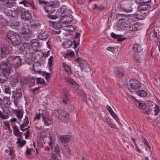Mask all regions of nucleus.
Instances as JSON below:
<instances>
[{
	"mask_svg": "<svg viewBox=\"0 0 160 160\" xmlns=\"http://www.w3.org/2000/svg\"><path fill=\"white\" fill-rule=\"evenodd\" d=\"M7 21L4 18H0V24L2 25H6L7 23Z\"/></svg>",
	"mask_w": 160,
	"mask_h": 160,
	"instance_id": "nucleus-56",
	"label": "nucleus"
},
{
	"mask_svg": "<svg viewBox=\"0 0 160 160\" xmlns=\"http://www.w3.org/2000/svg\"><path fill=\"white\" fill-rule=\"evenodd\" d=\"M111 37L113 38H117V41L118 42H122L126 39L125 38H122V36L121 35H117L112 32L110 34Z\"/></svg>",
	"mask_w": 160,
	"mask_h": 160,
	"instance_id": "nucleus-26",
	"label": "nucleus"
},
{
	"mask_svg": "<svg viewBox=\"0 0 160 160\" xmlns=\"http://www.w3.org/2000/svg\"><path fill=\"white\" fill-rule=\"evenodd\" d=\"M54 151L59 156H60V149L59 146L58 145H56L54 148Z\"/></svg>",
	"mask_w": 160,
	"mask_h": 160,
	"instance_id": "nucleus-46",
	"label": "nucleus"
},
{
	"mask_svg": "<svg viewBox=\"0 0 160 160\" xmlns=\"http://www.w3.org/2000/svg\"><path fill=\"white\" fill-rule=\"evenodd\" d=\"M18 75H14L11 77L10 80L11 84L12 86L15 85L18 82Z\"/></svg>",
	"mask_w": 160,
	"mask_h": 160,
	"instance_id": "nucleus-28",
	"label": "nucleus"
},
{
	"mask_svg": "<svg viewBox=\"0 0 160 160\" xmlns=\"http://www.w3.org/2000/svg\"><path fill=\"white\" fill-rule=\"evenodd\" d=\"M12 97L14 99V102L20 98L22 97L21 89V88H17L13 92Z\"/></svg>",
	"mask_w": 160,
	"mask_h": 160,
	"instance_id": "nucleus-8",
	"label": "nucleus"
},
{
	"mask_svg": "<svg viewBox=\"0 0 160 160\" xmlns=\"http://www.w3.org/2000/svg\"><path fill=\"white\" fill-rule=\"evenodd\" d=\"M137 94L141 97H145L147 95V93L143 90H138L136 92Z\"/></svg>",
	"mask_w": 160,
	"mask_h": 160,
	"instance_id": "nucleus-48",
	"label": "nucleus"
},
{
	"mask_svg": "<svg viewBox=\"0 0 160 160\" xmlns=\"http://www.w3.org/2000/svg\"><path fill=\"white\" fill-rule=\"evenodd\" d=\"M29 53H35V54L36 56H38L40 58H42V52L41 50H39L38 49L35 50H33V52L30 51Z\"/></svg>",
	"mask_w": 160,
	"mask_h": 160,
	"instance_id": "nucleus-40",
	"label": "nucleus"
},
{
	"mask_svg": "<svg viewBox=\"0 0 160 160\" xmlns=\"http://www.w3.org/2000/svg\"><path fill=\"white\" fill-rule=\"evenodd\" d=\"M64 30L68 32H73L75 30V26L74 25H67L64 27Z\"/></svg>",
	"mask_w": 160,
	"mask_h": 160,
	"instance_id": "nucleus-37",
	"label": "nucleus"
},
{
	"mask_svg": "<svg viewBox=\"0 0 160 160\" xmlns=\"http://www.w3.org/2000/svg\"><path fill=\"white\" fill-rule=\"evenodd\" d=\"M14 56H9L6 58L7 63L11 64H12L13 62V60L14 59Z\"/></svg>",
	"mask_w": 160,
	"mask_h": 160,
	"instance_id": "nucleus-47",
	"label": "nucleus"
},
{
	"mask_svg": "<svg viewBox=\"0 0 160 160\" xmlns=\"http://www.w3.org/2000/svg\"><path fill=\"white\" fill-rule=\"evenodd\" d=\"M28 125L26 124H24V123H23L21 124L20 126V128L21 131H24L26 130L27 129V128H24L27 127Z\"/></svg>",
	"mask_w": 160,
	"mask_h": 160,
	"instance_id": "nucleus-61",
	"label": "nucleus"
},
{
	"mask_svg": "<svg viewBox=\"0 0 160 160\" xmlns=\"http://www.w3.org/2000/svg\"><path fill=\"white\" fill-rule=\"evenodd\" d=\"M137 106L140 109H143L146 108V104L144 102H141L140 103H138V105Z\"/></svg>",
	"mask_w": 160,
	"mask_h": 160,
	"instance_id": "nucleus-52",
	"label": "nucleus"
},
{
	"mask_svg": "<svg viewBox=\"0 0 160 160\" xmlns=\"http://www.w3.org/2000/svg\"><path fill=\"white\" fill-rule=\"evenodd\" d=\"M17 143L18 144V146L19 147H22L26 143V141L23 140L22 141H21L20 138H18V140L17 142Z\"/></svg>",
	"mask_w": 160,
	"mask_h": 160,
	"instance_id": "nucleus-44",
	"label": "nucleus"
},
{
	"mask_svg": "<svg viewBox=\"0 0 160 160\" xmlns=\"http://www.w3.org/2000/svg\"><path fill=\"white\" fill-rule=\"evenodd\" d=\"M120 7L123 11L126 12H130L132 11V9L131 7L130 4L126 2L125 1H123L122 2Z\"/></svg>",
	"mask_w": 160,
	"mask_h": 160,
	"instance_id": "nucleus-7",
	"label": "nucleus"
},
{
	"mask_svg": "<svg viewBox=\"0 0 160 160\" xmlns=\"http://www.w3.org/2000/svg\"><path fill=\"white\" fill-rule=\"evenodd\" d=\"M142 142L144 143V145L147 146L149 149H151V147L149 145V144L146 139L142 137Z\"/></svg>",
	"mask_w": 160,
	"mask_h": 160,
	"instance_id": "nucleus-60",
	"label": "nucleus"
},
{
	"mask_svg": "<svg viewBox=\"0 0 160 160\" xmlns=\"http://www.w3.org/2000/svg\"><path fill=\"white\" fill-rule=\"evenodd\" d=\"M21 42V38L18 35H16L15 38L12 40L11 43L14 46H16L19 44Z\"/></svg>",
	"mask_w": 160,
	"mask_h": 160,
	"instance_id": "nucleus-19",
	"label": "nucleus"
},
{
	"mask_svg": "<svg viewBox=\"0 0 160 160\" xmlns=\"http://www.w3.org/2000/svg\"><path fill=\"white\" fill-rule=\"evenodd\" d=\"M29 44L28 42H24L22 46L20 48V50L22 51H24L25 50L28 49L29 50L31 51L29 48Z\"/></svg>",
	"mask_w": 160,
	"mask_h": 160,
	"instance_id": "nucleus-39",
	"label": "nucleus"
},
{
	"mask_svg": "<svg viewBox=\"0 0 160 160\" xmlns=\"http://www.w3.org/2000/svg\"><path fill=\"white\" fill-rule=\"evenodd\" d=\"M40 66L41 64L40 63L37 62H35L33 64V69L34 71L38 73H39L41 72L40 70V68H38L37 67H40Z\"/></svg>",
	"mask_w": 160,
	"mask_h": 160,
	"instance_id": "nucleus-35",
	"label": "nucleus"
},
{
	"mask_svg": "<svg viewBox=\"0 0 160 160\" xmlns=\"http://www.w3.org/2000/svg\"><path fill=\"white\" fill-rule=\"evenodd\" d=\"M48 35L46 32L44 31H42L38 35V38L41 40H44L48 37Z\"/></svg>",
	"mask_w": 160,
	"mask_h": 160,
	"instance_id": "nucleus-23",
	"label": "nucleus"
},
{
	"mask_svg": "<svg viewBox=\"0 0 160 160\" xmlns=\"http://www.w3.org/2000/svg\"><path fill=\"white\" fill-rule=\"evenodd\" d=\"M107 108L112 116L116 120V121L118 122V120L117 116L114 112L111 107L108 105H107Z\"/></svg>",
	"mask_w": 160,
	"mask_h": 160,
	"instance_id": "nucleus-34",
	"label": "nucleus"
},
{
	"mask_svg": "<svg viewBox=\"0 0 160 160\" xmlns=\"http://www.w3.org/2000/svg\"><path fill=\"white\" fill-rule=\"evenodd\" d=\"M74 54V52L73 51L71 50H68L65 53V58L66 57L72 56Z\"/></svg>",
	"mask_w": 160,
	"mask_h": 160,
	"instance_id": "nucleus-53",
	"label": "nucleus"
},
{
	"mask_svg": "<svg viewBox=\"0 0 160 160\" xmlns=\"http://www.w3.org/2000/svg\"><path fill=\"white\" fill-rule=\"evenodd\" d=\"M1 87L4 92L6 93L9 94L11 93V90L8 84L2 83L1 85Z\"/></svg>",
	"mask_w": 160,
	"mask_h": 160,
	"instance_id": "nucleus-24",
	"label": "nucleus"
},
{
	"mask_svg": "<svg viewBox=\"0 0 160 160\" xmlns=\"http://www.w3.org/2000/svg\"><path fill=\"white\" fill-rule=\"evenodd\" d=\"M2 1V4L5 6L10 7L14 4L13 2L11 0H0V1Z\"/></svg>",
	"mask_w": 160,
	"mask_h": 160,
	"instance_id": "nucleus-30",
	"label": "nucleus"
},
{
	"mask_svg": "<svg viewBox=\"0 0 160 160\" xmlns=\"http://www.w3.org/2000/svg\"><path fill=\"white\" fill-rule=\"evenodd\" d=\"M4 12L8 16L12 18H17L21 13L22 8H18L14 10L5 9Z\"/></svg>",
	"mask_w": 160,
	"mask_h": 160,
	"instance_id": "nucleus-4",
	"label": "nucleus"
},
{
	"mask_svg": "<svg viewBox=\"0 0 160 160\" xmlns=\"http://www.w3.org/2000/svg\"><path fill=\"white\" fill-rule=\"evenodd\" d=\"M31 47L33 48V50H37L36 48L39 47V42L36 39H33L30 42Z\"/></svg>",
	"mask_w": 160,
	"mask_h": 160,
	"instance_id": "nucleus-25",
	"label": "nucleus"
},
{
	"mask_svg": "<svg viewBox=\"0 0 160 160\" xmlns=\"http://www.w3.org/2000/svg\"><path fill=\"white\" fill-rule=\"evenodd\" d=\"M53 113L59 119L63 121H66L68 118V113L61 110H54Z\"/></svg>",
	"mask_w": 160,
	"mask_h": 160,
	"instance_id": "nucleus-1",
	"label": "nucleus"
},
{
	"mask_svg": "<svg viewBox=\"0 0 160 160\" xmlns=\"http://www.w3.org/2000/svg\"><path fill=\"white\" fill-rule=\"evenodd\" d=\"M151 8L150 6L147 4H142L139 5L137 8L139 11H142L144 12H148V11Z\"/></svg>",
	"mask_w": 160,
	"mask_h": 160,
	"instance_id": "nucleus-16",
	"label": "nucleus"
},
{
	"mask_svg": "<svg viewBox=\"0 0 160 160\" xmlns=\"http://www.w3.org/2000/svg\"><path fill=\"white\" fill-rule=\"evenodd\" d=\"M130 87H128V90L131 92H134L135 90L139 89L140 87V83L139 81L132 79L129 81Z\"/></svg>",
	"mask_w": 160,
	"mask_h": 160,
	"instance_id": "nucleus-3",
	"label": "nucleus"
},
{
	"mask_svg": "<svg viewBox=\"0 0 160 160\" xmlns=\"http://www.w3.org/2000/svg\"><path fill=\"white\" fill-rule=\"evenodd\" d=\"M117 77L118 78L122 77L123 76V73L121 72L119 70H118L115 71Z\"/></svg>",
	"mask_w": 160,
	"mask_h": 160,
	"instance_id": "nucleus-54",
	"label": "nucleus"
},
{
	"mask_svg": "<svg viewBox=\"0 0 160 160\" xmlns=\"http://www.w3.org/2000/svg\"><path fill=\"white\" fill-rule=\"evenodd\" d=\"M157 33L155 32L154 30H152L149 35V38H155L157 37Z\"/></svg>",
	"mask_w": 160,
	"mask_h": 160,
	"instance_id": "nucleus-50",
	"label": "nucleus"
},
{
	"mask_svg": "<svg viewBox=\"0 0 160 160\" xmlns=\"http://www.w3.org/2000/svg\"><path fill=\"white\" fill-rule=\"evenodd\" d=\"M72 20V16L69 15L63 16L60 19L61 22L63 23L67 24L71 22Z\"/></svg>",
	"mask_w": 160,
	"mask_h": 160,
	"instance_id": "nucleus-14",
	"label": "nucleus"
},
{
	"mask_svg": "<svg viewBox=\"0 0 160 160\" xmlns=\"http://www.w3.org/2000/svg\"><path fill=\"white\" fill-rule=\"evenodd\" d=\"M107 108L112 116L116 120V121L118 122V120L117 116L114 112L111 107L108 105H107Z\"/></svg>",
	"mask_w": 160,
	"mask_h": 160,
	"instance_id": "nucleus-33",
	"label": "nucleus"
},
{
	"mask_svg": "<svg viewBox=\"0 0 160 160\" xmlns=\"http://www.w3.org/2000/svg\"><path fill=\"white\" fill-rule=\"evenodd\" d=\"M25 130H26V131L24 135L25 136V138L26 139H28V138L29 136L30 132L28 129H27Z\"/></svg>",
	"mask_w": 160,
	"mask_h": 160,
	"instance_id": "nucleus-64",
	"label": "nucleus"
},
{
	"mask_svg": "<svg viewBox=\"0 0 160 160\" xmlns=\"http://www.w3.org/2000/svg\"><path fill=\"white\" fill-rule=\"evenodd\" d=\"M137 12L138 13V17L137 18H139L140 20L143 19L145 18L146 17L149 11L148 12H144L142 11H139L137 9Z\"/></svg>",
	"mask_w": 160,
	"mask_h": 160,
	"instance_id": "nucleus-20",
	"label": "nucleus"
},
{
	"mask_svg": "<svg viewBox=\"0 0 160 160\" xmlns=\"http://www.w3.org/2000/svg\"><path fill=\"white\" fill-rule=\"evenodd\" d=\"M19 22L16 20H11L9 22L10 25L12 26H17L19 24Z\"/></svg>",
	"mask_w": 160,
	"mask_h": 160,
	"instance_id": "nucleus-51",
	"label": "nucleus"
},
{
	"mask_svg": "<svg viewBox=\"0 0 160 160\" xmlns=\"http://www.w3.org/2000/svg\"><path fill=\"white\" fill-rule=\"evenodd\" d=\"M21 18L24 20L28 21L32 18L31 14L28 11L23 12L22 9V13L20 14Z\"/></svg>",
	"mask_w": 160,
	"mask_h": 160,
	"instance_id": "nucleus-11",
	"label": "nucleus"
},
{
	"mask_svg": "<svg viewBox=\"0 0 160 160\" xmlns=\"http://www.w3.org/2000/svg\"><path fill=\"white\" fill-rule=\"evenodd\" d=\"M14 112L15 115L18 119L21 120L22 118L23 115V110L20 109H15Z\"/></svg>",
	"mask_w": 160,
	"mask_h": 160,
	"instance_id": "nucleus-21",
	"label": "nucleus"
},
{
	"mask_svg": "<svg viewBox=\"0 0 160 160\" xmlns=\"http://www.w3.org/2000/svg\"><path fill=\"white\" fill-rule=\"evenodd\" d=\"M66 81L68 83H69L73 85V83H75V81L72 79L69 78H65Z\"/></svg>",
	"mask_w": 160,
	"mask_h": 160,
	"instance_id": "nucleus-59",
	"label": "nucleus"
},
{
	"mask_svg": "<svg viewBox=\"0 0 160 160\" xmlns=\"http://www.w3.org/2000/svg\"><path fill=\"white\" fill-rule=\"evenodd\" d=\"M13 133L17 137L21 136L22 132L19 131L18 127L15 126L13 127Z\"/></svg>",
	"mask_w": 160,
	"mask_h": 160,
	"instance_id": "nucleus-41",
	"label": "nucleus"
},
{
	"mask_svg": "<svg viewBox=\"0 0 160 160\" xmlns=\"http://www.w3.org/2000/svg\"><path fill=\"white\" fill-rule=\"evenodd\" d=\"M47 16L49 18L52 19H56L58 17V16L56 15L55 11L49 13Z\"/></svg>",
	"mask_w": 160,
	"mask_h": 160,
	"instance_id": "nucleus-43",
	"label": "nucleus"
},
{
	"mask_svg": "<svg viewBox=\"0 0 160 160\" xmlns=\"http://www.w3.org/2000/svg\"><path fill=\"white\" fill-rule=\"evenodd\" d=\"M59 138L62 143H67L71 139V136L69 135L60 136Z\"/></svg>",
	"mask_w": 160,
	"mask_h": 160,
	"instance_id": "nucleus-22",
	"label": "nucleus"
},
{
	"mask_svg": "<svg viewBox=\"0 0 160 160\" xmlns=\"http://www.w3.org/2000/svg\"><path fill=\"white\" fill-rule=\"evenodd\" d=\"M50 5L46 6L44 9L46 12L49 14L50 13L55 11V9L52 7H55L56 6L59 5V2L57 1H51L50 2Z\"/></svg>",
	"mask_w": 160,
	"mask_h": 160,
	"instance_id": "nucleus-6",
	"label": "nucleus"
},
{
	"mask_svg": "<svg viewBox=\"0 0 160 160\" xmlns=\"http://www.w3.org/2000/svg\"><path fill=\"white\" fill-rule=\"evenodd\" d=\"M0 68L3 72L8 73H9L11 69V66L10 64L7 63L5 62H2L0 65Z\"/></svg>",
	"mask_w": 160,
	"mask_h": 160,
	"instance_id": "nucleus-10",
	"label": "nucleus"
},
{
	"mask_svg": "<svg viewBox=\"0 0 160 160\" xmlns=\"http://www.w3.org/2000/svg\"><path fill=\"white\" fill-rule=\"evenodd\" d=\"M72 42L71 41H68V42H65L63 44V46L64 48H69L72 45Z\"/></svg>",
	"mask_w": 160,
	"mask_h": 160,
	"instance_id": "nucleus-45",
	"label": "nucleus"
},
{
	"mask_svg": "<svg viewBox=\"0 0 160 160\" xmlns=\"http://www.w3.org/2000/svg\"><path fill=\"white\" fill-rule=\"evenodd\" d=\"M138 25L136 24H132L128 27L129 29L131 31H136L137 30Z\"/></svg>",
	"mask_w": 160,
	"mask_h": 160,
	"instance_id": "nucleus-49",
	"label": "nucleus"
},
{
	"mask_svg": "<svg viewBox=\"0 0 160 160\" xmlns=\"http://www.w3.org/2000/svg\"><path fill=\"white\" fill-rule=\"evenodd\" d=\"M20 3L23 4L24 6H26L27 4H28L30 6L32 9H36V7L33 1H27L24 0L20 2Z\"/></svg>",
	"mask_w": 160,
	"mask_h": 160,
	"instance_id": "nucleus-29",
	"label": "nucleus"
},
{
	"mask_svg": "<svg viewBox=\"0 0 160 160\" xmlns=\"http://www.w3.org/2000/svg\"><path fill=\"white\" fill-rule=\"evenodd\" d=\"M61 22L59 21L52 22L53 28L55 29L58 30V31H53L55 33L59 34L60 33L61 31L59 29L62 27V25Z\"/></svg>",
	"mask_w": 160,
	"mask_h": 160,
	"instance_id": "nucleus-12",
	"label": "nucleus"
},
{
	"mask_svg": "<svg viewBox=\"0 0 160 160\" xmlns=\"http://www.w3.org/2000/svg\"><path fill=\"white\" fill-rule=\"evenodd\" d=\"M4 124L5 129L6 130L7 129H8L9 131L11 130L10 127V124L8 122H4Z\"/></svg>",
	"mask_w": 160,
	"mask_h": 160,
	"instance_id": "nucleus-57",
	"label": "nucleus"
},
{
	"mask_svg": "<svg viewBox=\"0 0 160 160\" xmlns=\"http://www.w3.org/2000/svg\"><path fill=\"white\" fill-rule=\"evenodd\" d=\"M132 49L135 52H138L142 50V48L140 44L135 43L133 45Z\"/></svg>",
	"mask_w": 160,
	"mask_h": 160,
	"instance_id": "nucleus-27",
	"label": "nucleus"
},
{
	"mask_svg": "<svg viewBox=\"0 0 160 160\" xmlns=\"http://www.w3.org/2000/svg\"><path fill=\"white\" fill-rule=\"evenodd\" d=\"M43 115L42 116V119L44 122V124L46 126H48L51 124L53 122V120L48 118L46 116H45L44 113H46L45 111L43 112Z\"/></svg>",
	"mask_w": 160,
	"mask_h": 160,
	"instance_id": "nucleus-17",
	"label": "nucleus"
},
{
	"mask_svg": "<svg viewBox=\"0 0 160 160\" xmlns=\"http://www.w3.org/2000/svg\"><path fill=\"white\" fill-rule=\"evenodd\" d=\"M159 111L158 106L157 105H156L154 110H152L151 109L150 114L152 115H157L158 114Z\"/></svg>",
	"mask_w": 160,
	"mask_h": 160,
	"instance_id": "nucleus-36",
	"label": "nucleus"
},
{
	"mask_svg": "<svg viewBox=\"0 0 160 160\" xmlns=\"http://www.w3.org/2000/svg\"><path fill=\"white\" fill-rule=\"evenodd\" d=\"M53 57L50 56L48 59V64L50 68L52 65Z\"/></svg>",
	"mask_w": 160,
	"mask_h": 160,
	"instance_id": "nucleus-62",
	"label": "nucleus"
},
{
	"mask_svg": "<svg viewBox=\"0 0 160 160\" xmlns=\"http://www.w3.org/2000/svg\"><path fill=\"white\" fill-rule=\"evenodd\" d=\"M62 152L65 156L67 158H68L70 153V151L69 147L66 146L64 145L62 148Z\"/></svg>",
	"mask_w": 160,
	"mask_h": 160,
	"instance_id": "nucleus-18",
	"label": "nucleus"
},
{
	"mask_svg": "<svg viewBox=\"0 0 160 160\" xmlns=\"http://www.w3.org/2000/svg\"><path fill=\"white\" fill-rule=\"evenodd\" d=\"M49 52L50 51L49 50L48 51V52L46 53H45L42 52V58H44V59H43L44 61L45 60V58L48 57L49 55Z\"/></svg>",
	"mask_w": 160,
	"mask_h": 160,
	"instance_id": "nucleus-58",
	"label": "nucleus"
},
{
	"mask_svg": "<svg viewBox=\"0 0 160 160\" xmlns=\"http://www.w3.org/2000/svg\"><path fill=\"white\" fill-rule=\"evenodd\" d=\"M35 79L36 80L37 84H42L45 82L44 80L41 78H36Z\"/></svg>",
	"mask_w": 160,
	"mask_h": 160,
	"instance_id": "nucleus-55",
	"label": "nucleus"
},
{
	"mask_svg": "<svg viewBox=\"0 0 160 160\" xmlns=\"http://www.w3.org/2000/svg\"><path fill=\"white\" fill-rule=\"evenodd\" d=\"M22 30L23 31L22 34L23 38L26 41H29L28 39L31 33V29L29 25L27 23H25L24 24Z\"/></svg>",
	"mask_w": 160,
	"mask_h": 160,
	"instance_id": "nucleus-5",
	"label": "nucleus"
},
{
	"mask_svg": "<svg viewBox=\"0 0 160 160\" xmlns=\"http://www.w3.org/2000/svg\"><path fill=\"white\" fill-rule=\"evenodd\" d=\"M17 35L18 34H17L14 32H8L7 34V38H6V40L8 42L11 43V41L16 36V35Z\"/></svg>",
	"mask_w": 160,
	"mask_h": 160,
	"instance_id": "nucleus-15",
	"label": "nucleus"
},
{
	"mask_svg": "<svg viewBox=\"0 0 160 160\" xmlns=\"http://www.w3.org/2000/svg\"><path fill=\"white\" fill-rule=\"evenodd\" d=\"M0 50L1 58H3L7 57L9 53V52L8 50L7 49L6 46H4V45H1Z\"/></svg>",
	"mask_w": 160,
	"mask_h": 160,
	"instance_id": "nucleus-13",
	"label": "nucleus"
},
{
	"mask_svg": "<svg viewBox=\"0 0 160 160\" xmlns=\"http://www.w3.org/2000/svg\"><path fill=\"white\" fill-rule=\"evenodd\" d=\"M62 65L64 67L65 70L67 72L68 74L70 75L72 73V72L70 66L64 63H62Z\"/></svg>",
	"mask_w": 160,
	"mask_h": 160,
	"instance_id": "nucleus-42",
	"label": "nucleus"
},
{
	"mask_svg": "<svg viewBox=\"0 0 160 160\" xmlns=\"http://www.w3.org/2000/svg\"><path fill=\"white\" fill-rule=\"evenodd\" d=\"M51 132L49 134L50 141L48 143L49 146L51 148H52L53 146L55 144V141L54 140V138L52 135Z\"/></svg>",
	"mask_w": 160,
	"mask_h": 160,
	"instance_id": "nucleus-38",
	"label": "nucleus"
},
{
	"mask_svg": "<svg viewBox=\"0 0 160 160\" xmlns=\"http://www.w3.org/2000/svg\"><path fill=\"white\" fill-rule=\"evenodd\" d=\"M81 95H82V99L83 100L85 101L87 97L86 93L83 91H81Z\"/></svg>",
	"mask_w": 160,
	"mask_h": 160,
	"instance_id": "nucleus-63",
	"label": "nucleus"
},
{
	"mask_svg": "<svg viewBox=\"0 0 160 160\" xmlns=\"http://www.w3.org/2000/svg\"><path fill=\"white\" fill-rule=\"evenodd\" d=\"M91 68L88 64L84 60L81 59V71L82 72V76H85L90 72Z\"/></svg>",
	"mask_w": 160,
	"mask_h": 160,
	"instance_id": "nucleus-2",
	"label": "nucleus"
},
{
	"mask_svg": "<svg viewBox=\"0 0 160 160\" xmlns=\"http://www.w3.org/2000/svg\"><path fill=\"white\" fill-rule=\"evenodd\" d=\"M22 59L19 56H14L12 65L14 66L15 68H17L22 64Z\"/></svg>",
	"mask_w": 160,
	"mask_h": 160,
	"instance_id": "nucleus-9",
	"label": "nucleus"
},
{
	"mask_svg": "<svg viewBox=\"0 0 160 160\" xmlns=\"http://www.w3.org/2000/svg\"><path fill=\"white\" fill-rule=\"evenodd\" d=\"M8 80V77L6 74L4 72L0 74V82L4 83Z\"/></svg>",
	"mask_w": 160,
	"mask_h": 160,
	"instance_id": "nucleus-31",
	"label": "nucleus"
},
{
	"mask_svg": "<svg viewBox=\"0 0 160 160\" xmlns=\"http://www.w3.org/2000/svg\"><path fill=\"white\" fill-rule=\"evenodd\" d=\"M107 108L112 116L116 120V121L118 122V120L117 116L114 112L111 107L108 105H107Z\"/></svg>",
	"mask_w": 160,
	"mask_h": 160,
	"instance_id": "nucleus-32",
	"label": "nucleus"
}]
</instances>
